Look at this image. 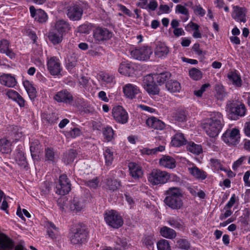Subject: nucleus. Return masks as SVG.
<instances>
[{
  "instance_id": "obj_1",
  "label": "nucleus",
  "mask_w": 250,
  "mask_h": 250,
  "mask_svg": "<svg viewBox=\"0 0 250 250\" xmlns=\"http://www.w3.org/2000/svg\"><path fill=\"white\" fill-rule=\"evenodd\" d=\"M223 125V116L218 112L211 113L210 118L203 125V128L206 133L210 137L218 136Z\"/></svg>"
},
{
  "instance_id": "obj_2",
  "label": "nucleus",
  "mask_w": 250,
  "mask_h": 250,
  "mask_svg": "<svg viewBox=\"0 0 250 250\" xmlns=\"http://www.w3.org/2000/svg\"><path fill=\"white\" fill-rule=\"evenodd\" d=\"M166 197L164 200L165 204L172 209L181 208L183 203L182 198L183 196L182 190L177 187H171L165 191Z\"/></svg>"
},
{
  "instance_id": "obj_3",
  "label": "nucleus",
  "mask_w": 250,
  "mask_h": 250,
  "mask_svg": "<svg viewBox=\"0 0 250 250\" xmlns=\"http://www.w3.org/2000/svg\"><path fill=\"white\" fill-rule=\"evenodd\" d=\"M105 222L111 227L118 229L123 224V219L118 213L114 210L106 211L104 213Z\"/></svg>"
},
{
  "instance_id": "obj_4",
  "label": "nucleus",
  "mask_w": 250,
  "mask_h": 250,
  "mask_svg": "<svg viewBox=\"0 0 250 250\" xmlns=\"http://www.w3.org/2000/svg\"><path fill=\"white\" fill-rule=\"evenodd\" d=\"M169 178V175L167 172L154 169L149 174L148 181L154 185L164 184L167 182Z\"/></svg>"
},
{
  "instance_id": "obj_5",
  "label": "nucleus",
  "mask_w": 250,
  "mask_h": 250,
  "mask_svg": "<svg viewBox=\"0 0 250 250\" xmlns=\"http://www.w3.org/2000/svg\"><path fill=\"white\" fill-rule=\"evenodd\" d=\"M152 52V50L150 47L143 46L132 50L130 52V54L136 60L146 61L149 59Z\"/></svg>"
},
{
  "instance_id": "obj_6",
  "label": "nucleus",
  "mask_w": 250,
  "mask_h": 250,
  "mask_svg": "<svg viewBox=\"0 0 250 250\" xmlns=\"http://www.w3.org/2000/svg\"><path fill=\"white\" fill-rule=\"evenodd\" d=\"M239 130L237 128L227 130L222 136V139L229 145H236L240 139Z\"/></svg>"
},
{
  "instance_id": "obj_7",
  "label": "nucleus",
  "mask_w": 250,
  "mask_h": 250,
  "mask_svg": "<svg viewBox=\"0 0 250 250\" xmlns=\"http://www.w3.org/2000/svg\"><path fill=\"white\" fill-rule=\"evenodd\" d=\"M56 188V192L58 194L64 195L69 192L71 190V184L66 175L62 174L60 176Z\"/></svg>"
},
{
  "instance_id": "obj_8",
  "label": "nucleus",
  "mask_w": 250,
  "mask_h": 250,
  "mask_svg": "<svg viewBox=\"0 0 250 250\" xmlns=\"http://www.w3.org/2000/svg\"><path fill=\"white\" fill-rule=\"evenodd\" d=\"M87 237V232L85 229L80 226H78L74 229L70 237L71 243L79 244L84 242Z\"/></svg>"
},
{
  "instance_id": "obj_9",
  "label": "nucleus",
  "mask_w": 250,
  "mask_h": 250,
  "mask_svg": "<svg viewBox=\"0 0 250 250\" xmlns=\"http://www.w3.org/2000/svg\"><path fill=\"white\" fill-rule=\"evenodd\" d=\"M83 13V8L78 4H74L67 7V16L71 20H80L82 17Z\"/></svg>"
},
{
  "instance_id": "obj_10",
  "label": "nucleus",
  "mask_w": 250,
  "mask_h": 250,
  "mask_svg": "<svg viewBox=\"0 0 250 250\" xmlns=\"http://www.w3.org/2000/svg\"><path fill=\"white\" fill-rule=\"evenodd\" d=\"M112 116L116 122L121 124H125L128 120V114L121 106H114L112 109Z\"/></svg>"
},
{
  "instance_id": "obj_11",
  "label": "nucleus",
  "mask_w": 250,
  "mask_h": 250,
  "mask_svg": "<svg viewBox=\"0 0 250 250\" xmlns=\"http://www.w3.org/2000/svg\"><path fill=\"white\" fill-rule=\"evenodd\" d=\"M47 68L52 75H59L61 70L60 60L56 57H51L47 62Z\"/></svg>"
},
{
  "instance_id": "obj_12",
  "label": "nucleus",
  "mask_w": 250,
  "mask_h": 250,
  "mask_svg": "<svg viewBox=\"0 0 250 250\" xmlns=\"http://www.w3.org/2000/svg\"><path fill=\"white\" fill-rule=\"evenodd\" d=\"M85 207V200L82 197H74L70 201L69 209L74 212L83 210Z\"/></svg>"
},
{
  "instance_id": "obj_13",
  "label": "nucleus",
  "mask_w": 250,
  "mask_h": 250,
  "mask_svg": "<svg viewBox=\"0 0 250 250\" xmlns=\"http://www.w3.org/2000/svg\"><path fill=\"white\" fill-rule=\"evenodd\" d=\"M247 9L245 7H240L238 6L233 7L232 17L233 19L238 22H246Z\"/></svg>"
},
{
  "instance_id": "obj_14",
  "label": "nucleus",
  "mask_w": 250,
  "mask_h": 250,
  "mask_svg": "<svg viewBox=\"0 0 250 250\" xmlns=\"http://www.w3.org/2000/svg\"><path fill=\"white\" fill-rule=\"evenodd\" d=\"M54 99L58 102L71 104L73 101L72 95L67 90H62L54 96Z\"/></svg>"
},
{
  "instance_id": "obj_15",
  "label": "nucleus",
  "mask_w": 250,
  "mask_h": 250,
  "mask_svg": "<svg viewBox=\"0 0 250 250\" xmlns=\"http://www.w3.org/2000/svg\"><path fill=\"white\" fill-rule=\"evenodd\" d=\"M94 37L97 41H104L110 39L112 36V33L104 28H97L95 29Z\"/></svg>"
},
{
  "instance_id": "obj_16",
  "label": "nucleus",
  "mask_w": 250,
  "mask_h": 250,
  "mask_svg": "<svg viewBox=\"0 0 250 250\" xmlns=\"http://www.w3.org/2000/svg\"><path fill=\"white\" fill-rule=\"evenodd\" d=\"M118 71L122 75L130 77L134 74L135 69L132 63L124 62L120 63Z\"/></svg>"
},
{
  "instance_id": "obj_17",
  "label": "nucleus",
  "mask_w": 250,
  "mask_h": 250,
  "mask_svg": "<svg viewBox=\"0 0 250 250\" xmlns=\"http://www.w3.org/2000/svg\"><path fill=\"white\" fill-rule=\"evenodd\" d=\"M227 108L231 114L238 116H243L246 113V107L243 104L229 103L227 104Z\"/></svg>"
},
{
  "instance_id": "obj_18",
  "label": "nucleus",
  "mask_w": 250,
  "mask_h": 250,
  "mask_svg": "<svg viewBox=\"0 0 250 250\" xmlns=\"http://www.w3.org/2000/svg\"><path fill=\"white\" fill-rule=\"evenodd\" d=\"M128 168L130 175L134 179H137L142 176L143 171L138 164L133 162L129 163Z\"/></svg>"
},
{
  "instance_id": "obj_19",
  "label": "nucleus",
  "mask_w": 250,
  "mask_h": 250,
  "mask_svg": "<svg viewBox=\"0 0 250 250\" xmlns=\"http://www.w3.org/2000/svg\"><path fill=\"white\" fill-rule=\"evenodd\" d=\"M146 125L149 127L157 130H162L165 127V124L156 117L148 118L146 121Z\"/></svg>"
},
{
  "instance_id": "obj_20",
  "label": "nucleus",
  "mask_w": 250,
  "mask_h": 250,
  "mask_svg": "<svg viewBox=\"0 0 250 250\" xmlns=\"http://www.w3.org/2000/svg\"><path fill=\"white\" fill-rule=\"evenodd\" d=\"M140 92L137 86L132 84H127L124 87V92L128 98L132 99Z\"/></svg>"
},
{
  "instance_id": "obj_21",
  "label": "nucleus",
  "mask_w": 250,
  "mask_h": 250,
  "mask_svg": "<svg viewBox=\"0 0 250 250\" xmlns=\"http://www.w3.org/2000/svg\"><path fill=\"white\" fill-rule=\"evenodd\" d=\"M53 29L64 35L70 29V26L66 21L61 20L56 22Z\"/></svg>"
},
{
  "instance_id": "obj_22",
  "label": "nucleus",
  "mask_w": 250,
  "mask_h": 250,
  "mask_svg": "<svg viewBox=\"0 0 250 250\" xmlns=\"http://www.w3.org/2000/svg\"><path fill=\"white\" fill-rule=\"evenodd\" d=\"M0 248L3 250H14L12 241L4 234H0Z\"/></svg>"
},
{
  "instance_id": "obj_23",
  "label": "nucleus",
  "mask_w": 250,
  "mask_h": 250,
  "mask_svg": "<svg viewBox=\"0 0 250 250\" xmlns=\"http://www.w3.org/2000/svg\"><path fill=\"white\" fill-rule=\"evenodd\" d=\"M0 83L8 87H14L16 85V79L9 74H3L0 76Z\"/></svg>"
},
{
  "instance_id": "obj_24",
  "label": "nucleus",
  "mask_w": 250,
  "mask_h": 250,
  "mask_svg": "<svg viewBox=\"0 0 250 250\" xmlns=\"http://www.w3.org/2000/svg\"><path fill=\"white\" fill-rule=\"evenodd\" d=\"M175 159L169 156H164L160 159L161 166L168 168H173L176 167Z\"/></svg>"
},
{
  "instance_id": "obj_25",
  "label": "nucleus",
  "mask_w": 250,
  "mask_h": 250,
  "mask_svg": "<svg viewBox=\"0 0 250 250\" xmlns=\"http://www.w3.org/2000/svg\"><path fill=\"white\" fill-rule=\"evenodd\" d=\"M63 36L62 33L57 32L54 29H52L49 33L48 39L54 45H56L62 42Z\"/></svg>"
},
{
  "instance_id": "obj_26",
  "label": "nucleus",
  "mask_w": 250,
  "mask_h": 250,
  "mask_svg": "<svg viewBox=\"0 0 250 250\" xmlns=\"http://www.w3.org/2000/svg\"><path fill=\"white\" fill-rule=\"evenodd\" d=\"M47 232L49 237L52 240L56 239L60 236L59 229L51 222L48 223Z\"/></svg>"
},
{
  "instance_id": "obj_27",
  "label": "nucleus",
  "mask_w": 250,
  "mask_h": 250,
  "mask_svg": "<svg viewBox=\"0 0 250 250\" xmlns=\"http://www.w3.org/2000/svg\"><path fill=\"white\" fill-rule=\"evenodd\" d=\"M160 233L163 237L170 239L175 238L177 235L174 229L166 226L160 229Z\"/></svg>"
},
{
  "instance_id": "obj_28",
  "label": "nucleus",
  "mask_w": 250,
  "mask_h": 250,
  "mask_svg": "<svg viewBox=\"0 0 250 250\" xmlns=\"http://www.w3.org/2000/svg\"><path fill=\"white\" fill-rule=\"evenodd\" d=\"M188 171L192 176L197 179L204 180L207 177L206 172L196 167L188 168Z\"/></svg>"
},
{
  "instance_id": "obj_29",
  "label": "nucleus",
  "mask_w": 250,
  "mask_h": 250,
  "mask_svg": "<svg viewBox=\"0 0 250 250\" xmlns=\"http://www.w3.org/2000/svg\"><path fill=\"white\" fill-rule=\"evenodd\" d=\"M11 142L6 138L0 139V152L8 153L11 151Z\"/></svg>"
},
{
  "instance_id": "obj_30",
  "label": "nucleus",
  "mask_w": 250,
  "mask_h": 250,
  "mask_svg": "<svg viewBox=\"0 0 250 250\" xmlns=\"http://www.w3.org/2000/svg\"><path fill=\"white\" fill-rule=\"evenodd\" d=\"M168 52V48L162 43L158 44L155 50V54L159 58L166 56Z\"/></svg>"
},
{
  "instance_id": "obj_31",
  "label": "nucleus",
  "mask_w": 250,
  "mask_h": 250,
  "mask_svg": "<svg viewBox=\"0 0 250 250\" xmlns=\"http://www.w3.org/2000/svg\"><path fill=\"white\" fill-rule=\"evenodd\" d=\"M187 141L184 138V135L181 133H176L171 140L173 146L179 147L186 144Z\"/></svg>"
},
{
  "instance_id": "obj_32",
  "label": "nucleus",
  "mask_w": 250,
  "mask_h": 250,
  "mask_svg": "<svg viewBox=\"0 0 250 250\" xmlns=\"http://www.w3.org/2000/svg\"><path fill=\"white\" fill-rule=\"evenodd\" d=\"M76 156V151L73 149H71L64 153L63 161L66 164H69L74 161Z\"/></svg>"
},
{
  "instance_id": "obj_33",
  "label": "nucleus",
  "mask_w": 250,
  "mask_h": 250,
  "mask_svg": "<svg viewBox=\"0 0 250 250\" xmlns=\"http://www.w3.org/2000/svg\"><path fill=\"white\" fill-rule=\"evenodd\" d=\"M45 160L51 163H54L57 161V156L53 149L49 147L45 148Z\"/></svg>"
},
{
  "instance_id": "obj_34",
  "label": "nucleus",
  "mask_w": 250,
  "mask_h": 250,
  "mask_svg": "<svg viewBox=\"0 0 250 250\" xmlns=\"http://www.w3.org/2000/svg\"><path fill=\"white\" fill-rule=\"evenodd\" d=\"M166 88L170 92H179L181 89L180 83L177 81L170 80L166 84Z\"/></svg>"
},
{
  "instance_id": "obj_35",
  "label": "nucleus",
  "mask_w": 250,
  "mask_h": 250,
  "mask_svg": "<svg viewBox=\"0 0 250 250\" xmlns=\"http://www.w3.org/2000/svg\"><path fill=\"white\" fill-rule=\"evenodd\" d=\"M229 80L233 84L237 87H241L242 84V81L241 77L234 72H230L228 75Z\"/></svg>"
},
{
  "instance_id": "obj_36",
  "label": "nucleus",
  "mask_w": 250,
  "mask_h": 250,
  "mask_svg": "<svg viewBox=\"0 0 250 250\" xmlns=\"http://www.w3.org/2000/svg\"><path fill=\"white\" fill-rule=\"evenodd\" d=\"M41 147L40 143L38 140H35L31 142L30 148L32 157L38 155V154L40 152Z\"/></svg>"
},
{
  "instance_id": "obj_37",
  "label": "nucleus",
  "mask_w": 250,
  "mask_h": 250,
  "mask_svg": "<svg viewBox=\"0 0 250 250\" xmlns=\"http://www.w3.org/2000/svg\"><path fill=\"white\" fill-rule=\"evenodd\" d=\"M171 77V74L168 72H166L154 75V78L157 83L160 85L164 83Z\"/></svg>"
},
{
  "instance_id": "obj_38",
  "label": "nucleus",
  "mask_w": 250,
  "mask_h": 250,
  "mask_svg": "<svg viewBox=\"0 0 250 250\" xmlns=\"http://www.w3.org/2000/svg\"><path fill=\"white\" fill-rule=\"evenodd\" d=\"M167 222L170 226L176 229H181L184 226L182 220L178 217L170 218Z\"/></svg>"
},
{
  "instance_id": "obj_39",
  "label": "nucleus",
  "mask_w": 250,
  "mask_h": 250,
  "mask_svg": "<svg viewBox=\"0 0 250 250\" xmlns=\"http://www.w3.org/2000/svg\"><path fill=\"white\" fill-rule=\"evenodd\" d=\"M17 163L21 168H25L27 166L24 152L22 150H20L17 153Z\"/></svg>"
},
{
  "instance_id": "obj_40",
  "label": "nucleus",
  "mask_w": 250,
  "mask_h": 250,
  "mask_svg": "<svg viewBox=\"0 0 250 250\" xmlns=\"http://www.w3.org/2000/svg\"><path fill=\"white\" fill-rule=\"evenodd\" d=\"M105 183L106 188L113 191L117 190L120 186V182L116 179H107Z\"/></svg>"
},
{
  "instance_id": "obj_41",
  "label": "nucleus",
  "mask_w": 250,
  "mask_h": 250,
  "mask_svg": "<svg viewBox=\"0 0 250 250\" xmlns=\"http://www.w3.org/2000/svg\"><path fill=\"white\" fill-rule=\"evenodd\" d=\"M24 86L30 99H34L37 95L36 88L29 82L24 83Z\"/></svg>"
},
{
  "instance_id": "obj_42",
  "label": "nucleus",
  "mask_w": 250,
  "mask_h": 250,
  "mask_svg": "<svg viewBox=\"0 0 250 250\" xmlns=\"http://www.w3.org/2000/svg\"><path fill=\"white\" fill-rule=\"evenodd\" d=\"M35 20L40 23L45 22L48 19L46 13L42 10L39 9L37 10V14L34 17Z\"/></svg>"
},
{
  "instance_id": "obj_43",
  "label": "nucleus",
  "mask_w": 250,
  "mask_h": 250,
  "mask_svg": "<svg viewBox=\"0 0 250 250\" xmlns=\"http://www.w3.org/2000/svg\"><path fill=\"white\" fill-rule=\"evenodd\" d=\"M187 149L191 153L197 155L202 152V146L194 143H190L187 146Z\"/></svg>"
},
{
  "instance_id": "obj_44",
  "label": "nucleus",
  "mask_w": 250,
  "mask_h": 250,
  "mask_svg": "<svg viewBox=\"0 0 250 250\" xmlns=\"http://www.w3.org/2000/svg\"><path fill=\"white\" fill-rule=\"evenodd\" d=\"M176 246L178 248L184 250H189L190 248L189 242L185 238L178 239L176 242Z\"/></svg>"
},
{
  "instance_id": "obj_45",
  "label": "nucleus",
  "mask_w": 250,
  "mask_h": 250,
  "mask_svg": "<svg viewBox=\"0 0 250 250\" xmlns=\"http://www.w3.org/2000/svg\"><path fill=\"white\" fill-rule=\"evenodd\" d=\"M104 156L106 165H110L114 159L113 152L110 149L106 148L104 152Z\"/></svg>"
},
{
  "instance_id": "obj_46",
  "label": "nucleus",
  "mask_w": 250,
  "mask_h": 250,
  "mask_svg": "<svg viewBox=\"0 0 250 250\" xmlns=\"http://www.w3.org/2000/svg\"><path fill=\"white\" fill-rule=\"evenodd\" d=\"M175 12L176 13L181 14L186 16L183 20L184 21L188 20L189 18V12L188 9L184 6L181 4H178L176 6Z\"/></svg>"
},
{
  "instance_id": "obj_47",
  "label": "nucleus",
  "mask_w": 250,
  "mask_h": 250,
  "mask_svg": "<svg viewBox=\"0 0 250 250\" xmlns=\"http://www.w3.org/2000/svg\"><path fill=\"white\" fill-rule=\"evenodd\" d=\"M70 201H68L66 197L60 198L58 200V204L62 211L69 209Z\"/></svg>"
},
{
  "instance_id": "obj_48",
  "label": "nucleus",
  "mask_w": 250,
  "mask_h": 250,
  "mask_svg": "<svg viewBox=\"0 0 250 250\" xmlns=\"http://www.w3.org/2000/svg\"><path fill=\"white\" fill-rule=\"evenodd\" d=\"M165 149V147L163 146H160L158 147H155L153 149H148L147 148H144L143 149L141 150V153L143 154H154L156 152L160 151L162 152Z\"/></svg>"
},
{
  "instance_id": "obj_49",
  "label": "nucleus",
  "mask_w": 250,
  "mask_h": 250,
  "mask_svg": "<svg viewBox=\"0 0 250 250\" xmlns=\"http://www.w3.org/2000/svg\"><path fill=\"white\" fill-rule=\"evenodd\" d=\"M187 114L186 111L180 110L177 111L173 115L174 119L178 122L185 121L187 119Z\"/></svg>"
},
{
  "instance_id": "obj_50",
  "label": "nucleus",
  "mask_w": 250,
  "mask_h": 250,
  "mask_svg": "<svg viewBox=\"0 0 250 250\" xmlns=\"http://www.w3.org/2000/svg\"><path fill=\"white\" fill-rule=\"evenodd\" d=\"M189 75L193 80L196 81L200 80L202 77V72L196 68L191 69L189 71Z\"/></svg>"
},
{
  "instance_id": "obj_51",
  "label": "nucleus",
  "mask_w": 250,
  "mask_h": 250,
  "mask_svg": "<svg viewBox=\"0 0 250 250\" xmlns=\"http://www.w3.org/2000/svg\"><path fill=\"white\" fill-rule=\"evenodd\" d=\"M158 250H170L171 248L168 241L165 239H161L157 243Z\"/></svg>"
},
{
  "instance_id": "obj_52",
  "label": "nucleus",
  "mask_w": 250,
  "mask_h": 250,
  "mask_svg": "<svg viewBox=\"0 0 250 250\" xmlns=\"http://www.w3.org/2000/svg\"><path fill=\"white\" fill-rule=\"evenodd\" d=\"M43 119L47 123L52 124L56 122L58 117L56 113H52L51 114H44Z\"/></svg>"
},
{
  "instance_id": "obj_53",
  "label": "nucleus",
  "mask_w": 250,
  "mask_h": 250,
  "mask_svg": "<svg viewBox=\"0 0 250 250\" xmlns=\"http://www.w3.org/2000/svg\"><path fill=\"white\" fill-rule=\"evenodd\" d=\"M128 248V245L125 239L119 238L117 240L115 250H125Z\"/></svg>"
},
{
  "instance_id": "obj_54",
  "label": "nucleus",
  "mask_w": 250,
  "mask_h": 250,
  "mask_svg": "<svg viewBox=\"0 0 250 250\" xmlns=\"http://www.w3.org/2000/svg\"><path fill=\"white\" fill-rule=\"evenodd\" d=\"M103 134L107 141H111L113 138L114 131L113 129L110 126H107L103 130Z\"/></svg>"
},
{
  "instance_id": "obj_55",
  "label": "nucleus",
  "mask_w": 250,
  "mask_h": 250,
  "mask_svg": "<svg viewBox=\"0 0 250 250\" xmlns=\"http://www.w3.org/2000/svg\"><path fill=\"white\" fill-rule=\"evenodd\" d=\"M216 91V97L218 100H222L226 96V93L222 85H217L215 87Z\"/></svg>"
},
{
  "instance_id": "obj_56",
  "label": "nucleus",
  "mask_w": 250,
  "mask_h": 250,
  "mask_svg": "<svg viewBox=\"0 0 250 250\" xmlns=\"http://www.w3.org/2000/svg\"><path fill=\"white\" fill-rule=\"evenodd\" d=\"M145 89L148 93L152 95H157L158 94L159 92V89L154 83L148 85V86L146 87Z\"/></svg>"
},
{
  "instance_id": "obj_57",
  "label": "nucleus",
  "mask_w": 250,
  "mask_h": 250,
  "mask_svg": "<svg viewBox=\"0 0 250 250\" xmlns=\"http://www.w3.org/2000/svg\"><path fill=\"white\" fill-rule=\"evenodd\" d=\"M85 185L89 187L90 188H96L99 183V180L97 177L94 178L91 180H84L83 181Z\"/></svg>"
},
{
  "instance_id": "obj_58",
  "label": "nucleus",
  "mask_w": 250,
  "mask_h": 250,
  "mask_svg": "<svg viewBox=\"0 0 250 250\" xmlns=\"http://www.w3.org/2000/svg\"><path fill=\"white\" fill-rule=\"evenodd\" d=\"M192 9L196 15L203 17L205 15V10L200 5H196L192 6Z\"/></svg>"
},
{
  "instance_id": "obj_59",
  "label": "nucleus",
  "mask_w": 250,
  "mask_h": 250,
  "mask_svg": "<svg viewBox=\"0 0 250 250\" xmlns=\"http://www.w3.org/2000/svg\"><path fill=\"white\" fill-rule=\"evenodd\" d=\"M154 77H153L150 75H148L145 77L143 80V85L144 88H145L146 87H147L148 85L154 83Z\"/></svg>"
},
{
  "instance_id": "obj_60",
  "label": "nucleus",
  "mask_w": 250,
  "mask_h": 250,
  "mask_svg": "<svg viewBox=\"0 0 250 250\" xmlns=\"http://www.w3.org/2000/svg\"><path fill=\"white\" fill-rule=\"evenodd\" d=\"M9 42L6 40L0 41V52L4 53L9 49Z\"/></svg>"
},
{
  "instance_id": "obj_61",
  "label": "nucleus",
  "mask_w": 250,
  "mask_h": 250,
  "mask_svg": "<svg viewBox=\"0 0 250 250\" xmlns=\"http://www.w3.org/2000/svg\"><path fill=\"white\" fill-rule=\"evenodd\" d=\"M91 29L90 27L86 24H83L80 25L78 28V32L81 33L87 34L89 33Z\"/></svg>"
},
{
  "instance_id": "obj_62",
  "label": "nucleus",
  "mask_w": 250,
  "mask_h": 250,
  "mask_svg": "<svg viewBox=\"0 0 250 250\" xmlns=\"http://www.w3.org/2000/svg\"><path fill=\"white\" fill-rule=\"evenodd\" d=\"M24 139V136L23 132L21 131V129H20V131L19 129H18L17 130V142L19 141L21 143L19 145V146H21V147L22 145L23 144Z\"/></svg>"
},
{
  "instance_id": "obj_63",
  "label": "nucleus",
  "mask_w": 250,
  "mask_h": 250,
  "mask_svg": "<svg viewBox=\"0 0 250 250\" xmlns=\"http://www.w3.org/2000/svg\"><path fill=\"white\" fill-rule=\"evenodd\" d=\"M100 76L103 81L107 83H111L113 80V77L108 74H102Z\"/></svg>"
},
{
  "instance_id": "obj_64",
  "label": "nucleus",
  "mask_w": 250,
  "mask_h": 250,
  "mask_svg": "<svg viewBox=\"0 0 250 250\" xmlns=\"http://www.w3.org/2000/svg\"><path fill=\"white\" fill-rule=\"evenodd\" d=\"M6 91V95L9 99L16 101V91L14 89H7Z\"/></svg>"
}]
</instances>
